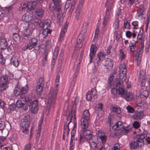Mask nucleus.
I'll return each instance as SVG.
<instances>
[{
	"mask_svg": "<svg viewBox=\"0 0 150 150\" xmlns=\"http://www.w3.org/2000/svg\"><path fill=\"white\" fill-rule=\"evenodd\" d=\"M58 92V90L57 87H52L50 88L48 96V98L46 112H52L51 110L52 108L50 109V107L51 106L52 107L55 103V99Z\"/></svg>",
	"mask_w": 150,
	"mask_h": 150,
	"instance_id": "1",
	"label": "nucleus"
},
{
	"mask_svg": "<svg viewBox=\"0 0 150 150\" xmlns=\"http://www.w3.org/2000/svg\"><path fill=\"white\" fill-rule=\"evenodd\" d=\"M30 116L29 115L25 116L21 120V126L23 129V132L26 134L29 132L28 127L30 125Z\"/></svg>",
	"mask_w": 150,
	"mask_h": 150,
	"instance_id": "2",
	"label": "nucleus"
},
{
	"mask_svg": "<svg viewBox=\"0 0 150 150\" xmlns=\"http://www.w3.org/2000/svg\"><path fill=\"white\" fill-rule=\"evenodd\" d=\"M28 89V88L26 86L22 87L17 86L14 89V93L16 96H19L21 98H23L24 97V94L26 92Z\"/></svg>",
	"mask_w": 150,
	"mask_h": 150,
	"instance_id": "3",
	"label": "nucleus"
},
{
	"mask_svg": "<svg viewBox=\"0 0 150 150\" xmlns=\"http://www.w3.org/2000/svg\"><path fill=\"white\" fill-rule=\"evenodd\" d=\"M115 85L118 88V93L122 97H123L126 92L123 88V84L120 83L118 79H116L114 82V86Z\"/></svg>",
	"mask_w": 150,
	"mask_h": 150,
	"instance_id": "4",
	"label": "nucleus"
},
{
	"mask_svg": "<svg viewBox=\"0 0 150 150\" xmlns=\"http://www.w3.org/2000/svg\"><path fill=\"white\" fill-rule=\"evenodd\" d=\"M119 69V78L122 82L125 81L127 78V69L125 64H123L120 65Z\"/></svg>",
	"mask_w": 150,
	"mask_h": 150,
	"instance_id": "5",
	"label": "nucleus"
},
{
	"mask_svg": "<svg viewBox=\"0 0 150 150\" xmlns=\"http://www.w3.org/2000/svg\"><path fill=\"white\" fill-rule=\"evenodd\" d=\"M8 78L6 76H3L1 79L0 91L6 90L8 87Z\"/></svg>",
	"mask_w": 150,
	"mask_h": 150,
	"instance_id": "6",
	"label": "nucleus"
},
{
	"mask_svg": "<svg viewBox=\"0 0 150 150\" xmlns=\"http://www.w3.org/2000/svg\"><path fill=\"white\" fill-rule=\"evenodd\" d=\"M86 33L85 32L81 31L78 38L77 40L76 47L81 48L82 47L83 45V40L85 38V35Z\"/></svg>",
	"mask_w": 150,
	"mask_h": 150,
	"instance_id": "7",
	"label": "nucleus"
},
{
	"mask_svg": "<svg viewBox=\"0 0 150 150\" xmlns=\"http://www.w3.org/2000/svg\"><path fill=\"white\" fill-rule=\"evenodd\" d=\"M28 24H27L25 26H23L22 32V33L23 38L28 40L30 37V31L28 28Z\"/></svg>",
	"mask_w": 150,
	"mask_h": 150,
	"instance_id": "8",
	"label": "nucleus"
},
{
	"mask_svg": "<svg viewBox=\"0 0 150 150\" xmlns=\"http://www.w3.org/2000/svg\"><path fill=\"white\" fill-rule=\"evenodd\" d=\"M76 2V0H74L71 3L68 2L66 3L64 7L65 9H67L69 8L68 12L70 14H71L73 12Z\"/></svg>",
	"mask_w": 150,
	"mask_h": 150,
	"instance_id": "9",
	"label": "nucleus"
},
{
	"mask_svg": "<svg viewBox=\"0 0 150 150\" xmlns=\"http://www.w3.org/2000/svg\"><path fill=\"white\" fill-rule=\"evenodd\" d=\"M33 17V13L32 11H27L24 15L22 18V19L25 22H28L31 21Z\"/></svg>",
	"mask_w": 150,
	"mask_h": 150,
	"instance_id": "10",
	"label": "nucleus"
},
{
	"mask_svg": "<svg viewBox=\"0 0 150 150\" xmlns=\"http://www.w3.org/2000/svg\"><path fill=\"white\" fill-rule=\"evenodd\" d=\"M146 136V134H138L136 142L137 144V146L140 148H142L144 146V143L143 139Z\"/></svg>",
	"mask_w": 150,
	"mask_h": 150,
	"instance_id": "11",
	"label": "nucleus"
},
{
	"mask_svg": "<svg viewBox=\"0 0 150 150\" xmlns=\"http://www.w3.org/2000/svg\"><path fill=\"white\" fill-rule=\"evenodd\" d=\"M49 7L50 10L52 11H59L61 9V3L57 2V4L53 3L50 4Z\"/></svg>",
	"mask_w": 150,
	"mask_h": 150,
	"instance_id": "12",
	"label": "nucleus"
},
{
	"mask_svg": "<svg viewBox=\"0 0 150 150\" xmlns=\"http://www.w3.org/2000/svg\"><path fill=\"white\" fill-rule=\"evenodd\" d=\"M84 138L87 141L91 139L92 136V133L91 131L88 130H86L83 131L82 130L81 132Z\"/></svg>",
	"mask_w": 150,
	"mask_h": 150,
	"instance_id": "13",
	"label": "nucleus"
},
{
	"mask_svg": "<svg viewBox=\"0 0 150 150\" xmlns=\"http://www.w3.org/2000/svg\"><path fill=\"white\" fill-rule=\"evenodd\" d=\"M97 92L96 89L93 88L90 91H89L86 93V99L88 101H90L92 99V96H94L96 95Z\"/></svg>",
	"mask_w": 150,
	"mask_h": 150,
	"instance_id": "14",
	"label": "nucleus"
},
{
	"mask_svg": "<svg viewBox=\"0 0 150 150\" xmlns=\"http://www.w3.org/2000/svg\"><path fill=\"white\" fill-rule=\"evenodd\" d=\"M29 102L32 107L31 108V111L32 112H36L38 110V102L36 100H30Z\"/></svg>",
	"mask_w": 150,
	"mask_h": 150,
	"instance_id": "15",
	"label": "nucleus"
},
{
	"mask_svg": "<svg viewBox=\"0 0 150 150\" xmlns=\"http://www.w3.org/2000/svg\"><path fill=\"white\" fill-rule=\"evenodd\" d=\"M97 50V47L95 45H92L90 49V63H91L92 60L94 57Z\"/></svg>",
	"mask_w": 150,
	"mask_h": 150,
	"instance_id": "16",
	"label": "nucleus"
},
{
	"mask_svg": "<svg viewBox=\"0 0 150 150\" xmlns=\"http://www.w3.org/2000/svg\"><path fill=\"white\" fill-rule=\"evenodd\" d=\"M104 64L107 69L109 70L112 68L113 66L112 60L110 58H107L105 61Z\"/></svg>",
	"mask_w": 150,
	"mask_h": 150,
	"instance_id": "17",
	"label": "nucleus"
},
{
	"mask_svg": "<svg viewBox=\"0 0 150 150\" xmlns=\"http://www.w3.org/2000/svg\"><path fill=\"white\" fill-rule=\"evenodd\" d=\"M80 125L82 130L84 131L87 129L88 127V120L85 119H81Z\"/></svg>",
	"mask_w": 150,
	"mask_h": 150,
	"instance_id": "18",
	"label": "nucleus"
},
{
	"mask_svg": "<svg viewBox=\"0 0 150 150\" xmlns=\"http://www.w3.org/2000/svg\"><path fill=\"white\" fill-rule=\"evenodd\" d=\"M127 101H132L134 99V96L133 94L130 92L126 91L123 97H122Z\"/></svg>",
	"mask_w": 150,
	"mask_h": 150,
	"instance_id": "19",
	"label": "nucleus"
},
{
	"mask_svg": "<svg viewBox=\"0 0 150 150\" xmlns=\"http://www.w3.org/2000/svg\"><path fill=\"white\" fill-rule=\"evenodd\" d=\"M99 134L98 136L100 139L101 142L103 144H105L106 142L107 137L104 133L101 132L100 131H99Z\"/></svg>",
	"mask_w": 150,
	"mask_h": 150,
	"instance_id": "20",
	"label": "nucleus"
},
{
	"mask_svg": "<svg viewBox=\"0 0 150 150\" xmlns=\"http://www.w3.org/2000/svg\"><path fill=\"white\" fill-rule=\"evenodd\" d=\"M37 3L35 1H31L28 3L27 6L28 9L30 10H34L36 7Z\"/></svg>",
	"mask_w": 150,
	"mask_h": 150,
	"instance_id": "21",
	"label": "nucleus"
},
{
	"mask_svg": "<svg viewBox=\"0 0 150 150\" xmlns=\"http://www.w3.org/2000/svg\"><path fill=\"white\" fill-rule=\"evenodd\" d=\"M145 76L144 73L142 74L141 72L139 74V80L142 86H144L145 85Z\"/></svg>",
	"mask_w": 150,
	"mask_h": 150,
	"instance_id": "22",
	"label": "nucleus"
},
{
	"mask_svg": "<svg viewBox=\"0 0 150 150\" xmlns=\"http://www.w3.org/2000/svg\"><path fill=\"white\" fill-rule=\"evenodd\" d=\"M123 127V123L122 122L119 121L117 122L115 125L114 126V129L115 130H121Z\"/></svg>",
	"mask_w": 150,
	"mask_h": 150,
	"instance_id": "23",
	"label": "nucleus"
},
{
	"mask_svg": "<svg viewBox=\"0 0 150 150\" xmlns=\"http://www.w3.org/2000/svg\"><path fill=\"white\" fill-rule=\"evenodd\" d=\"M7 43L5 39H2L0 41V49L4 50L7 47Z\"/></svg>",
	"mask_w": 150,
	"mask_h": 150,
	"instance_id": "24",
	"label": "nucleus"
},
{
	"mask_svg": "<svg viewBox=\"0 0 150 150\" xmlns=\"http://www.w3.org/2000/svg\"><path fill=\"white\" fill-rule=\"evenodd\" d=\"M145 10L146 8H144L143 5H141L139 6V9L137 10L138 17H139L140 16L142 15Z\"/></svg>",
	"mask_w": 150,
	"mask_h": 150,
	"instance_id": "25",
	"label": "nucleus"
},
{
	"mask_svg": "<svg viewBox=\"0 0 150 150\" xmlns=\"http://www.w3.org/2000/svg\"><path fill=\"white\" fill-rule=\"evenodd\" d=\"M11 62L14 66L17 67L19 64L18 57L13 56L11 59Z\"/></svg>",
	"mask_w": 150,
	"mask_h": 150,
	"instance_id": "26",
	"label": "nucleus"
},
{
	"mask_svg": "<svg viewBox=\"0 0 150 150\" xmlns=\"http://www.w3.org/2000/svg\"><path fill=\"white\" fill-rule=\"evenodd\" d=\"M116 74V71H114V72L112 73V74L110 76L108 80V87L109 88H111L112 86V82L113 80V77L114 75Z\"/></svg>",
	"mask_w": 150,
	"mask_h": 150,
	"instance_id": "27",
	"label": "nucleus"
},
{
	"mask_svg": "<svg viewBox=\"0 0 150 150\" xmlns=\"http://www.w3.org/2000/svg\"><path fill=\"white\" fill-rule=\"evenodd\" d=\"M126 55V52L122 49L120 50L119 51V58L121 60H122L125 58Z\"/></svg>",
	"mask_w": 150,
	"mask_h": 150,
	"instance_id": "28",
	"label": "nucleus"
},
{
	"mask_svg": "<svg viewBox=\"0 0 150 150\" xmlns=\"http://www.w3.org/2000/svg\"><path fill=\"white\" fill-rule=\"evenodd\" d=\"M68 24V23L66 22L64 28H62L60 36V38H62L64 36L65 33L67 31Z\"/></svg>",
	"mask_w": 150,
	"mask_h": 150,
	"instance_id": "29",
	"label": "nucleus"
},
{
	"mask_svg": "<svg viewBox=\"0 0 150 150\" xmlns=\"http://www.w3.org/2000/svg\"><path fill=\"white\" fill-rule=\"evenodd\" d=\"M51 30L48 28H43L42 35L43 38H46L48 35V34L51 33Z\"/></svg>",
	"mask_w": 150,
	"mask_h": 150,
	"instance_id": "30",
	"label": "nucleus"
},
{
	"mask_svg": "<svg viewBox=\"0 0 150 150\" xmlns=\"http://www.w3.org/2000/svg\"><path fill=\"white\" fill-rule=\"evenodd\" d=\"M131 130V128L129 126L127 127H123L120 131L121 133L126 134L129 132Z\"/></svg>",
	"mask_w": 150,
	"mask_h": 150,
	"instance_id": "31",
	"label": "nucleus"
},
{
	"mask_svg": "<svg viewBox=\"0 0 150 150\" xmlns=\"http://www.w3.org/2000/svg\"><path fill=\"white\" fill-rule=\"evenodd\" d=\"M58 52L59 48L58 47H57L55 48L54 51L53 52L52 61L55 62V61L57 59V57L58 55Z\"/></svg>",
	"mask_w": 150,
	"mask_h": 150,
	"instance_id": "32",
	"label": "nucleus"
},
{
	"mask_svg": "<svg viewBox=\"0 0 150 150\" xmlns=\"http://www.w3.org/2000/svg\"><path fill=\"white\" fill-rule=\"evenodd\" d=\"M36 13L38 16L41 17L43 16L44 12L41 8H39L36 9Z\"/></svg>",
	"mask_w": 150,
	"mask_h": 150,
	"instance_id": "33",
	"label": "nucleus"
},
{
	"mask_svg": "<svg viewBox=\"0 0 150 150\" xmlns=\"http://www.w3.org/2000/svg\"><path fill=\"white\" fill-rule=\"evenodd\" d=\"M111 111L115 112H121V109L119 106H112L110 109Z\"/></svg>",
	"mask_w": 150,
	"mask_h": 150,
	"instance_id": "34",
	"label": "nucleus"
},
{
	"mask_svg": "<svg viewBox=\"0 0 150 150\" xmlns=\"http://www.w3.org/2000/svg\"><path fill=\"white\" fill-rule=\"evenodd\" d=\"M144 116L143 113H135L134 115V118L137 120L141 119Z\"/></svg>",
	"mask_w": 150,
	"mask_h": 150,
	"instance_id": "35",
	"label": "nucleus"
},
{
	"mask_svg": "<svg viewBox=\"0 0 150 150\" xmlns=\"http://www.w3.org/2000/svg\"><path fill=\"white\" fill-rule=\"evenodd\" d=\"M103 105L101 103L96 105V106L95 110L96 112H100L103 109Z\"/></svg>",
	"mask_w": 150,
	"mask_h": 150,
	"instance_id": "36",
	"label": "nucleus"
},
{
	"mask_svg": "<svg viewBox=\"0 0 150 150\" xmlns=\"http://www.w3.org/2000/svg\"><path fill=\"white\" fill-rule=\"evenodd\" d=\"M88 142H92L94 143H99L98 137L96 136H92L91 139L88 141Z\"/></svg>",
	"mask_w": 150,
	"mask_h": 150,
	"instance_id": "37",
	"label": "nucleus"
},
{
	"mask_svg": "<svg viewBox=\"0 0 150 150\" xmlns=\"http://www.w3.org/2000/svg\"><path fill=\"white\" fill-rule=\"evenodd\" d=\"M149 94V92L146 90L143 91L140 95V97L142 98H147Z\"/></svg>",
	"mask_w": 150,
	"mask_h": 150,
	"instance_id": "38",
	"label": "nucleus"
},
{
	"mask_svg": "<svg viewBox=\"0 0 150 150\" xmlns=\"http://www.w3.org/2000/svg\"><path fill=\"white\" fill-rule=\"evenodd\" d=\"M130 26V24L127 21L126 19L125 20L123 23V30H124L125 28L129 29Z\"/></svg>",
	"mask_w": 150,
	"mask_h": 150,
	"instance_id": "39",
	"label": "nucleus"
},
{
	"mask_svg": "<svg viewBox=\"0 0 150 150\" xmlns=\"http://www.w3.org/2000/svg\"><path fill=\"white\" fill-rule=\"evenodd\" d=\"M75 141V140H73L72 138L70 139L69 150H74Z\"/></svg>",
	"mask_w": 150,
	"mask_h": 150,
	"instance_id": "40",
	"label": "nucleus"
},
{
	"mask_svg": "<svg viewBox=\"0 0 150 150\" xmlns=\"http://www.w3.org/2000/svg\"><path fill=\"white\" fill-rule=\"evenodd\" d=\"M109 20V18H108V17H104L103 18V27L102 29L103 30H105V27L108 24V21Z\"/></svg>",
	"mask_w": 150,
	"mask_h": 150,
	"instance_id": "41",
	"label": "nucleus"
},
{
	"mask_svg": "<svg viewBox=\"0 0 150 150\" xmlns=\"http://www.w3.org/2000/svg\"><path fill=\"white\" fill-rule=\"evenodd\" d=\"M51 23V21L50 20H47L45 21L44 25L43 27L46 28H48L50 26Z\"/></svg>",
	"mask_w": 150,
	"mask_h": 150,
	"instance_id": "42",
	"label": "nucleus"
},
{
	"mask_svg": "<svg viewBox=\"0 0 150 150\" xmlns=\"http://www.w3.org/2000/svg\"><path fill=\"white\" fill-rule=\"evenodd\" d=\"M111 88H112L111 90V92L112 93L115 94L118 93V88H117V86L115 85L114 86V84L113 85H112Z\"/></svg>",
	"mask_w": 150,
	"mask_h": 150,
	"instance_id": "43",
	"label": "nucleus"
},
{
	"mask_svg": "<svg viewBox=\"0 0 150 150\" xmlns=\"http://www.w3.org/2000/svg\"><path fill=\"white\" fill-rule=\"evenodd\" d=\"M37 40L36 38H32L31 40L29 41V43L36 47L37 45Z\"/></svg>",
	"mask_w": 150,
	"mask_h": 150,
	"instance_id": "44",
	"label": "nucleus"
},
{
	"mask_svg": "<svg viewBox=\"0 0 150 150\" xmlns=\"http://www.w3.org/2000/svg\"><path fill=\"white\" fill-rule=\"evenodd\" d=\"M98 60H102L105 57V55L104 53L102 52H100L98 54Z\"/></svg>",
	"mask_w": 150,
	"mask_h": 150,
	"instance_id": "45",
	"label": "nucleus"
},
{
	"mask_svg": "<svg viewBox=\"0 0 150 150\" xmlns=\"http://www.w3.org/2000/svg\"><path fill=\"white\" fill-rule=\"evenodd\" d=\"M90 146L94 150H95L97 148L98 145L99 143H94L89 142Z\"/></svg>",
	"mask_w": 150,
	"mask_h": 150,
	"instance_id": "46",
	"label": "nucleus"
},
{
	"mask_svg": "<svg viewBox=\"0 0 150 150\" xmlns=\"http://www.w3.org/2000/svg\"><path fill=\"white\" fill-rule=\"evenodd\" d=\"M13 39L15 41H18L20 39V36L17 33H14L13 34L12 36Z\"/></svg>",
	"mask_w": 150,
	"mask_h": 150,
	"instance_id": "47",
	"label": "nucleus"
},
{
	"mask_svg": "<svg viewBox=\"0 0 150 150\" xmlns=\"http://www.w3.org/2000/svg\"><path fill=\"white\" fill-rule=\"evenodd\" d=\"M44 118L43 115H42L40 117V120L38 123V129L40 130L41 128L43 122Z\"/></svg>",
	"mask_w": 150,
	"mask_h": 150,
	"instance_id": "48",
	"label": "nucleus"
},
{
	"mask_svg": "<svg viewBox=\"0 0 150 150\" xmlns=\"http://www.w3.org/2000/svg\"><path fill=\"white\" fill-rule=\"evenodd\" d=\"M44 118L43 115H42L40 117V120L38 123V129L40 130L41 128L43 122Z\"/></svg>",
	"mask_w": 150,
	"mask_h": 150,
	"instance_id": "49",
	"label": "nucleus"
},
{
	"mask_svg": "<svg viewBox=\"0 0 150 150\" xmlns=\"http://www.w3.org/2000/svg\"><path fill=\"white\" fill-rule=\"evenodd\" d=\"M130 148L132 149L136 148L137 147V144L136 142H132L130 144Z\"/></svg>",
	"mask_w": 150,
	"mask_h": 150,
	"instance_id": "50",
	"label": "nucleus"
},
{
	"mask_svg": "<svg viewBox=\"0 0 150 150\" xmlns=\"http://www.w3.org/2000/svg\"><path fill=\"white\" fill-rule=\"evenodd\" d=\"M83 136L82 134L81 133L79 135V144H82L84 142V138L83 137Z\"/></svg>",
	"mask_w": 150,
	"mask_h": 150,
	"instance_id": "51",
	"label": "nucleus"
},
{
	"mask_svg": "<svg viewBox=\"0 0 150 150\" xmlns=\"http://www.w3.org/2000/svg\"><path fill=\"white\" fill-rule=\"evenodd\" d=\"M144 47V44H142L141 46L140 47V49H139V52L138 53V57H141L142 56V52H143V50Z\"/></svg>",
	"mask_w": 150,
	"mask_h": 150,
	"instance_id": "52",
	"label": "nucleus"
},
{
	"mask_svg": "<svg viewBox=\"0 0 150 150\" xmlns=\"http://www.w3.org/2000/svg\"><path fill=\"white\" fill-rule=\"evenodd\" d=\"M35 47L33 45H32V44L30 43L28 44L27 46L25 47L24 48V50H25L27 49H29V50H31L33 48H35Z\"/></svg>",
	"mask_w": 150,
	"mask_h": 150,
	"instance_id": "53",
	"label": "nucleus"
},
{
	"mask_svg": "<svg viewBox=\"0 0 150 150\" xmlns=\"http://www.w3.org/2000/svg\"><path fill=\"white\" fill-rule=\"evenodd\" d=\"M89 113H83L82 117L81 119H85L88 120L90 117Z\"/></svg>",
	"mask_w": 150,
	"mask_h": 150,
	"instance_id": "54",
	"label": "nucleus"
},
{
	"mask_svg": "<svg viewBox=\"0 0 150 150\" xmlns=\"http://www.w3.org/2000/svg\"><path fill=\"white\" fill-rule=\"evenodd\" d=\"M36 88V91L37 93L38 94L41 93L43 90V87L39 86L38 85H37Z\"/></svg>",
	"mask_w": 150,
	"mask_h": 150,
	"instance_id": "55",
	"label": "nucleus"
},
{
	"mask_svg": "<svg viewBox=\"0 0 150 150\" xmlns=\"http://www.w3.org/2000/svg\"><path fill=\"white\" fill-rule=\"evenodd\" d=\"M43 55L44 56V58L43 59L42 61L43 64L44 65L46 64L45 62L46 61L47 59V52L46 51H44L43 53Z\"/></svg>",
	"mask_w": 150,
	"mask_h": 150,
	"instance_id": "56",
	"label": "nucleus"
},
{
	"mask_svg": "<svg viewBox=\"0 0 150 150\" xmlns=\"http://www.w3.org/2000/svg\"><path fill=\"white\" fill-rule=\"evenodd\" d=\"M99 33V29L97 27L96 28L95 32V36L94 39L97 40L98 39V36Z\"/></svg>",
	"mask_w": 150,
	"mask_h": 150,
	"instance_id": "57",
	"label": "nucleus"
},
{
	"mask_svg": "<svg viewBox=\"0 0 150 150\" xmlns=\"http://www.w3.org/2000/svg\"><path fill=\"white\" fill-rule=\"evenodd\" d=\"M119 20L118 17L116 19V20L114 24V26L115 29H117L119 26Z\"/></svg>",
	"mask_w": 150,
	"mask_h": 150,
	"instance_id": "58",
	"label": "nucleus"
},
{
	"mask_svg": "<svg viewBox=\"0 0 150 150\" xmlns=\"http://www.w3.org/2000/svg\"><path fill=\"white\" fill-rule=\"evenodd\" d=\"M100 61L99 60H96L94 61V69H96L98 66H99L100 63Z\"/></svg>",
	"mask_w": 150,
	"mask_h": 150,
	"instance_id": "59",
	"label": "nucleus"
},
{
	"mask_svg": "<svg viewBox=\"0 0 150 150\" xmlns=\"http://www.w3.org/2000/svg\"><path fill=\"white\" fill-rule=\"evenodd\" d=\"M5 127V122L3 121H0V130L1 131L3 130L4 129Z\"/></svg>",
	"mask_w": 150,
	"mask_h": 150,
	"instance_id": "60",
	"label": "nucleus"
},
{
	"mask_svg": "<svg viewBox=\"0 0 150 150\" xmlns=\"http://www.w3.org/2000/svg\"><path fill=\"white\" fill-rule=\"evenodd\" d=\"M91 82L93 85H96L98 81V78L96 77L92 78L91 80Z\"/></svg>",
	"mask_w": 150,
	"mask_h": 150,
	"instance_id": "61",
	"label": "nucleus"
},
{
	"mask_svg": "<svg viewBox=\"0 0 150 150\" xmlns=\"http://www.w3.org/2000/svg\"><path fill=\"white\" fill-rule=\"evenodd\" d=\"M51 42L50 40H48L46 42L45 47V49H48L50 47Z\"/></svg>",
	"mask_w": 150,
	"mask_h": 150,
	"instance_id": "62",
	"label": "nucleus"
},
{
	"mask_svg": "<svg viewBox=\"0 0 150 150\" xmlns=\"http://www.w3.org/2000/svg\"><path fill=\"white\" fill-rule=\"evenodd\" d=\"M133 126L134 128L137 129L139 127L140 125L138 122L135 121L133 122Z\"/></svg>",
	"mask_w": 150,
	"mask_h": 150,
	"instance_id": "63",
	"label": "nucleus"
},
{
	"mask_svg": "<svg viewBox=\"0 0 150 150\" xmlns=\"http://www.w3.org/2000/svg\"><path fill=\"white\" fill-rule=\"evenodd\" d=\"M120 146L119 144H115L111 150H120Z\"/></svg>",
	"mask_w": 150,
	"mask_h": 150,
	"instance_id": "64",
	"label": "nucleus"
}]
</instances>
